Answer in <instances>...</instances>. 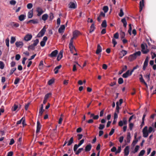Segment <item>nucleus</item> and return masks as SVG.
Returning <instances> with one entry per match:
<instances>
[{"label":"nucleus","instance_id":"nucleus-1","mask_svg":"<svg viewBox=\"0 0 156 156\" xmlns=\"http://www.w3.org/2000/svg\"><path fill=\"white\" fill-rule=\"evenodd\" d=\"M143 136L144 137H147L149 135V133L147 131V127L145 126L142 130Z\"/></svg>","mask_w":156,"mask_h":156},{"label":"nucleus","instance_id":"nucleus-2","mask_svg":"<svg viewBox=\"0 0 156 156\" xmlns=\"http://www.w3.org/2000/svg\"><path fill=\"white\" fill-rule=\"evenodd\" d=\"M46 31V29L45 27H44L41 31L38 33L37 35V37H40L43 36L44 34Z\"/></svg>","mask_w":156,"mask_h":156},{"label":"nucleus","instance_id":"nucleus-3","mask_svg":"<svg viewBox=\"0 0 156 156\" xmlns=\"http://www.w3.org/2000/svg\"><path fill=\"white\" fill-rule=\"evenodd\" d=\"M36 11L37 12V16H38L41 15L44 12L42 9L40 7H37L36 8Z\"/></svg>","mask_w":156,"mask_h":156},{"label":"nucleus","instance_id":"nucleus-4","mask_svg":"<svg viewBox=\"0 0 156 156\" xmlns=\"http://www.w3.org/2000/svg\"><path fill=\"white\" fill-rule=\"evenodd\" d=\"M141 51L144 54H147L149 52L148 49H145V45L144 44H141Z\"/></svg>","mask_w":156,"mask_h":156},{"label":"nucleus","instance_id":"nucleus-5","mask_svg":"<svg viewBox=\"0 0 156 156\" xmlns=\"http://www.w3.org/2000/svg\"><path fill=\"white\" fill-rule=\"evenodd\" d=\"M69 8L75 9L77 7V4L76 2H70L69 4Z\"/></svg>","mask_w":156,"mask_h":156},{"label":"nucleus","instance_id":"nucleus-6","mask_svg":"<svg viewBox=\"0 0 156 156\" xmlns=\"http://www.w3.org/2000/svg\"><path fill=\"white\" fill-rule=\"evenodd\" d=\"M58 53V51L56 50H55L52 51L50 54L49 55V56L51 58L55 57L57 55Z\"/></svg>","mask_w":156,"mask_h":156},{"label":"nucleus","instance_id":"nucleus-7","mask_svg":"<svg viewBox=\"0 0 156 156\" xmlns=\"http://www.w3.org/2000/svg\"><path fill=\"white\" fill-rule=\"evenodd\" d=\"M15 45L17 47L21 48L23 46V43L22 41H17L15 43Z\"/></svg>","mask_w":156,"mask_h":156},{"label":"nucleus","instance_id":"nucleus-8","mask_svg":"<svg viewBox=\"0 0 156 156\" xmlns=\"http://www.w3.org/2000/svg\"><path fill=\"white\" fill-rule=\"evenodd\" d=\"M41 127V124L40 122L39 121H37V129L36 131V133H37L40 132Z\"/></svg>","mask_w":156,"mask_h":156},{"label":"nucleus","instance_id":"nucleus-9","mask_svg":"<svg viewBox=\"0 0 156 156\" xmlns=\"http://www.w3.org/2000/svg\"><path fill=\"white\" fill-rule=\"evenodd\" d=\"M129 146H126L124 150V156H127L129 153Z\"/></svg>","mask_w":156,"mask_h":156},{"label":"nucleus","instance_id":"nucleus-10","mask_svg":"<svg viewBox=\"0 0 156 156\" xmlns=\"http://www.w3.org/2000/svg\"><path fill=\"white\" fill-rule=\"evenodd\" d=\"M32 35L31 34H27L24 37V40L26 41H28L30 40L32 38Z\"/></svg>","mask_w":156,"mask_h":156},{"label":"nucleus","instance_id":"nucleus-11","mask_svg":"<svg viewBox=\"0 0 156 156\" xmlns=\"http://www.w3.org/2000/svg\"><path fill=\"white\" fill-rule=\"evenodd\" d=\"M102 51V48L100 45L98 44L97 45V50L96 52V53L98 55Z\"/></svg>","mask_w":156,"mask_h":156},{"label":"nucleus","instance_id":"nucleus-12","mask_svg":"<svg viewBox=\"0 0 156 156\" xmlns=\"http://www.w3.org/2000/svg\"><path fill=\"white\" fill-rule=\"evenodd\" d=\"M144 0H141V1H140V2L139 8L140 12H141L142 10L143 7L144 6Z\"/></svg>","mask_w":156,"mask_h":156},{"label":"nucleus","instance_id":"nucleus-13","mask_svg":"<svg viewBox=\"0 0 156 156\" xmlns=\"http://www.w3.org/2000/svg\"><path fill=\"white\" fill-rule=\"evenodd\" d=\"M65 27L64 25H62L59 28L58 31L59 33H62L64 32V30H65Z\"/></svg>","mask_w":156,"mask_h":156},{"label":"nucleus","instance_id":"nucleus-14","mask_svg":"<svg viewBox=\"0 0 156 156\" xmlns=\"http://www.w3.org/2000/svg\"><path fill=\"white\" fill-rule=\"evenodd\" d=\"M63 51L62 50H61L60 51L59 53L57 58L58 61H60V60L62 58L63 56Z\"/></svg>","mask_w":156,"mask_h":156},{"label":"nucleus","instance_id":"nucleus-15","mask_svg":"<svg viewBox=\"0 0 156 156\" xmlns=\"http://www.w3.org/2000/svg\"><path fill=\"white\" fill-rule=\"evenodd\" d=\"M92 145L90 144L87 145L85 147V151L88 152L90 151Z\"/></svg>","mask_w":156,"mask_h":156},{"label":"nucleus","instance_id":"nucleus-16","mask_svg":"<svg viewBox=\"0 0 156 156\" xmlns=\"http://www.w3.org/2000/svg\"><path fill=\"white\" fill-rule=\"evenodd\" d=\"M43 105H41V106L39 110V116H41L44 111V109H43Z\"/></svg>","mask_w":156,"mask_h":156},{"label":"nucleus","instance_id":"nucleus-17","mask_svg":"<svg viewBox=\"0 0 156 156\" xmlns=\"http://www.w3.org/2000/svg\"><path fill=\"white\" fill-rule=\"evenodd\" d=\"M136 58L133 54L130 55L128 58L129 60L130 61H132Z\"/></svg>","mask_w":156,"mask_h":156},{"label":"nucleus","instance_id":"nucleus-18","mask_svg":"<svg viewBox=\"0 0 156 156\" xmlns=\"http://www.w3.org/2000/svg\"><path fill=\"white\" fill-rule=\"evenodd\" d=\"M26 17V15L24 14H21L19 16V20L20 21H23L25 19Z\"/></svg>","mask_w":156,"mask_h":156},{"label":"nucleus","instance_id":"nucleus-19","mask_svg":"<svg viewBox=\"0 0 156 156\" xmlns=\"http://www.w3.org/2000/svg\"><path fill=\"white\" fill-rule=\"evenodd\" d=\"M129 70H128L126 73L123 74L122 76L124 78H126L129 76Z\"/></svg>","mask_w":156,"mask_h":156},{"label":"nucleus","instance_id":"nucleus-20","mask_svg":"<svg viewBox=\"0 0 156 156\" xmlns=\"http://www.w3.org/2000/svg\"><path fill=\"white\" fill-rule=\"evenodd\" d=\"M95 28L94 26V23H93L92 24L91 26L90 27V28L89 30V32L90 33H91L93 32Z\"/></svg>","mask_w":156,"mask_h":156},{"label":"nucleus","instance_id":"nucleus-21","mask_svg":"<svg viewBox=\"0 0 156 156\" xmlns=\"http://www.w3.org/2000/svg\"><path fill=\"white\" fill-rule=\"evenodd\" d=\"M69 48L71 53H73L74 52V50L76 51V49L73 45H69Z\"/></svg>","mask_w":156,"mask_h":156},{"label":"nucleus","instance_id":"nucleus-22","mask_svg":"<svg viewBox=\"0 0 156 156\" xmlns=\"http://www.w3.org/2000/svg\"><path fill=\"white\" fill-rule=\"evenodd\" d=\"M33 10H30L28 13V18H31L33 17Z\"/></svg>","mask_w":156,"mask_h":156},{"label":"nucleus","instance_id":"nucleus-23","mask_svg":"<svg viewBox=\"0 0 156 156\" xmlns=\"http://www.w3.org/2000/svg\"><path fill=\"white\" fill-rule=\"evenodd\" d=\"M148 60H149V58L148 57H147L146 58V59H145V60L144 62V66H147L148 64Z\"/></svg>","mask_w":156,"mask_h":156},{"label":"nucleus","instance_id":"nucleus-24","mask_svg":"<svg viewBox=\"0 0 156 156\" xmlns=\"http://www.w3.org/2000/svg\"><path fill=\"white\" fill-rule=\"evenodd\" d=\"M80 34V32L77 30L74 31L73 33V35L74 37H77Z\"/></svg>","mask_w":156,"mask_h":156},{"label":"nucleus","instance_id":"nucleus-25","mask_svg":"<svg viewBox=\"0 0 156 156\" xmlns=\"http://www.w3.org/2000/svg\"><path fill=\"white\" fill-rule=\"evenodd\" d=\"M139 80H140V82L142 83H144V84L145 85L146 87H147V84L146 83L143 77H140L139 78Z\"/></svg>","mask_w":156,"mask_h":156},{"label":"nucleus","instance_id":"nucleus-26","mask_svg":"<svg viewBox=\"0 0 156 156\" xmlns=\"http://www.w3.org/2000/svg\"><path fill=\"white\" fill-rule=\"evenodd\" d=\"M48 17V15L47 14H45L43 15L42 17V19L44 21H46Z\"/></svg>","mask_w":156,"mask_h":156},{"label":"nucleus","instance_id":"nucleus-27","mask_svg":"<svg viewBox=\"0 0 156 156\" xmlns=\"http://www.w3.org/2000/svg\"><path fill=\"white\" fill-rule=\"evenodd\" d=\"M121 22L123 24V26L125 27H126L127 23L125 18H123L121 20Z\"/></svg>","mask_w":156,"mask_h":156},{"label":"nucleus","instance_id":"nucleus-28","mask_svg":"<svg viewBox=\"0 0 156 156\" xmlns=\"http://www.w3.org/2000/svg\"><path fill=\"white\" fill-rule=\"evenodd\" d=\"M101 26L103 27H106L107 26V22L105 20H104L101 24Z\"/></svg>","mask_w":156,"mask_h":156},{"label":"nucleus","instance_id":"nucleus-29","mask_svg":"<svg viewBox=\"0 0 156 156\" xmlns=\"http://www.w3.org/2000/svg\"><path fill=\"white\" fill-rule=\"evenodd\" d=\"M18 107V105L14 104L12 108V110L13 111H16Z\"/></svg>","mask_w":156,"mask_h":156},{"label":"nucleus","instance_id":"nucleus-30","mask_svg":"<svg viewBox=\"0 0 156 156\" xmlns=\"http://www.w3.org/2000/svg\"><path fill=\"white\" fill-rule=\"evenodd\" d=\"M141 54V52L140 51L136 52L133 54V55L136 58L137 56H140V55Z\"/></svg>","mask_w":156,"mask_h":156},{"label":"nucleus","instance_id":"nucleus-31","mask_svg":"<svg viewBox=\"0 0 156 156\" xmlns=\"http://www.w3.org/2000/svg\"><path fill=\"white\" fill-rule=\"evenodd\" d=\"M130 138H131L130 134L129 133L127 134V138H126L127 143H129L130 142Z\"/></svg>","mask_w":156,"mask_h":156},{"label":"nucleus","instance_id":"nucleus-32","mask_svg":"<svg viewBox=\"0 0 156 156\" xmlns=\"http://www.w3.org/2000/svg\"><path fill=\"white\" fill-rule=\"evenodd\" d=\"M73 137H71L70 140H69L68 143L67 144V146H69L71 145L73 142Z\"/></svg>","mask_w":156,"mask_h":156},{"label":"nucleus","instance_id":"nucleus-33","mask_svg":"<svg viewBox=\"0 0 156 156\" xmlns=\"http://www.w3.org/2000/svg\"><path fill=\"white\" fill-rule=\"evenodd\" d=\"M5 66L4 63L2 61H0V69H4Z\"/></svg>","mask_w":156,"mask_h":156},{"label":"nucleus","instance_id":"nucleus-34","mask_svg":"<svg viewBox=\"0 0 156 156\" xmlns=\"http://www.w3.org/2000/svg\"><path fill=\"white\" fill-rule=\"evenodd\" d=\"M119 104V102L118 101L116 103V111L118 113H119V110L120 109Z\"/></svg>","mask_w":156,"mask_h":156},{"label":"nucleus","instance_id":"nucleus-35","mask_svg":"<svg viewBox=\"0 0 156 156\" xmlns=\"http://www.w3.org/2000/svg\"><path fill=\"white\" fill-rule=\"evenodd\" d=\"M16 39L15 37H12L10 40V43L11 44H13L15 41Z\"/></svg>","mask_w":156,"mask_h":156},{"label":"nucleus","instance_id":"nucleus-36","mask_svg":"<svg viewBox=\"0 0 156 156\" xmlns=\"http://www.w3.org/2000/svg\"><path fill=\"white\" fill-rule=\"evenodd\" d=\"M145 151L144 150H142L139 153L138 156H143L145 154Z\"/></svg>","mask_w":156,"mask_h":156},{"label":"nucleus","instance_id":"nucleus-37","mask_svg":"<svg viewBox=\"0 0 156 156\" xmlns=\"http://www.w3.org/2000/svg\"><path fill=\"white\" fill-rule=\"evenodd\" d=\"M140 146L139 145H136L134 149V151H133V153H135L136 152H137L139 149V148Z\"/></svg>","mask_w":156,"mask_h":156},{"label":"nucleus","instance_id":"nucleus-38","mask_svg":"<svg viewBox=\"0 0 156 156\" xmlns=\"http://www.w3.org/2000/svg\"><path fill=\"white\" fill-rule=\"evenodd\" d=\"M129 29L128 30V33L130 35H131V31L132 29V28L131 27V24H130L129 25Z\"/></svg>","mask_w":156,"mask_h":156},{"label":"nucleus","instance_id":"nucleus-39","mask_svg":"<svg viewBox=\"0 0 156 156\" xmlns=\"http://www.w3.org/2000/svg\"><path fill=\"white\" fill-rule=\"evenodd\" d=\"M148 132L149 133H151L153 131V132H154V129L152 127L150 126L149 127L148 129L147 130Z\"/></svg>","mask_w":156,"mask_h":156},{"label":"nucleus","instance_id":"nucleus-40","mask_svg":"<svg viewBox=\"0 0 156 156\" xmlns=\"http://www.w3.org/2000/svg\"><path fill=\"white\" fill-rule=\"evenodd\" d=\"M51 94L50 93H49L46 94L44 96V99L47 100L48 98L51 96Z\"/></svg>","mask_w":156,"mask_h":156},{"label":"nucleus","instance_id":"nucleus-41","mask_svg":"<svg viewBox=\"0 0 156 156\" xmlns=\"http://www.w3.org/2000/svg\"><path fill=\"white\" fill-rule=\"evenodd\" d=\"M20 80V79L18 77H16L15 80L14 82V84L15 85L17 84L19 82Z\"/></svg>","mask_w":156,"mask_h":156},{"label":"nucleus","instance_id":"nucleus-42","mask_svg":"<svg viewBox=\"0 0 156 156\" xmlns=\"http://www.w3.org/2000/svg\"><path fill=\"white\" fill-rule=\"evenodd\" d=\"M16 67L11 69L10 70V72L9 73V75H12L13 73L15 71V70H16Z\"/></svg>","mask_w":156,"mask_h":156},{"label":"nucleus","instance_id":"nucleus-43","mask_svg":"<svg viewBox=\"0 0 156 156\" xmlns=\"http://www.w3.org/2000/svg\"><path fill=\"white\" fill-rule=\"evenodd\" d=\"M83 150V148H79L77 151L76 153L75 154L76 155H78L80 153L81 151Z\"/></svg>","mask_w":156,"mask_h":156},{"label":"nucleus","instance_id":"nucleus-44","mask_svg":"<svg viewBox=\"0 0 156 156\" xmlns=\"http://www.w3.org/2000/svg\"><path fill=\"white\" fill-rule=\"evenodd\" d=\"M121 53L122 54V57H123L127 54V52L126 51L122 50Z\"/></svg>","mask_w":156,"mask_h":156},{"label":"nucleus","instance_id":"nucleus-45","mask_svg":"<svg viewBox=\"0 0 156 156\" xmlns=\"http://www.w3.org/2000/svg\"><path fill=\"white\" fill-rule=\"evenodd\" d=\"M119 16L120 17H122L124 15V12H123L122 9H121L120 10V12L119 14Z\"/></svg>","mask_w":156,"mask_h":156},{"label":"nucleus","instance_id":"nucleus-46","mask_svg":"<svg viewBox=\"0 0 156 156\" xmlns=\"http://www.w3.org/2000/svg\"><path fill=\"white\" fill-rule=\"evenodd\" d=\"M31 23L34 24L37 23H38V20L37 19L31 20Z\"/></svg>","mask_w":156,"mask_h":156},{"label":"nucleus","instance_id":"nucleus-47","mask_svg":"<svg viewBox=\"0 0 156 156\" xmlns=\"http://www.w3.org/2000/svg\"><path fill=\"white\" fill-rule=\"evenodd\" d=\"M103 9L105 13H106L108 11V7L107 6H104Z\"/></svg>","mask_w":156,"mask_h":156},{"label":"nucleus","instance_id":"nucleus-48","mask_svg":"<svg viewBox=\"0 0 156 156\" xmlns=\"http://www.w3.org/2000/svg\"><path fill=\"white\" fill-rule=\"evenodd\" d=\"M123 82V80L122 78H119L118 79V83L119 84H122Z\"/></svg>","mask_w":156,"mask_h":156},{"label":"nucleus","instance_id":"nucleus-49","mask_svg":"<svg viewBox=\"0 0 156 156\" xmlns=\"http://www.w3.org/2000/svg\"><path fill=\"white\" fill-rule=\"evenodd\" d=\"M28 48V50H30V49L34 50L35 49V47L31 44L29 45Z\"/></svg>","mask_w":156,"mask_h":156},{"label":"nucleus","instance_id":"nucleus-50","mask_svg":"<svg viewBox=\"0 0 156 156\" xmlns=\"http://www.w3.org/2000/svg\"><path fill=\"white\" fill-rule=\"evenodd\" d=\"M33 7V4L31 3H29L27 4V7L28 9H31Z\"/></svg>","mask_w":156,"mask_h":156},{"label":"nucleus","instance_id":"nucleus-51","mask_svg":"<svg viewBox=\"0 0 156 156\" xmlns=\"http://www.w3.org/2000/svg\"><path fill=\"white\" fill-rule=\"evenodd\" d=\"M105 127V125L103 124H100L99 125V126L98 127V129L99 130L103 129Z\"/></svg>","mask_w":156,"mask_h":156},{"label":"nucleus","instance_id":"nucleus-52","mask_svg":"<svg viewBox=\"0 0 156 156\" xmlns=\"http://www.w3.org/2000/svg\"><path fill=\"white\" fill-rule=\"evenodd\" d=\"M16 3V2L14 0H11L10 1V4L12 5H15Z\"/></svg>","mask_w":156,"mask_h":156},{"label":"nucleus","instance_id":"nucleus-53","mask_svg":"<svg viewBox=\"0 0 156 156\" xmlns=\"http://www.w3.org/2000/svg\"><path fill=\"white\" fill-rule=\"evenodd\" d=\"M121 38L123 39L125 37V34L124 32L122 31L120 34Z\"/></svg>","mask_w":156,"mask_h":156},{"label":"nucleus","instance_id":"nucleus-54","mask_svg":"<svg viewBox=\"0 0 156 156\" xmlns=\"http://www.w3.org/2000/svg\"><path fill=\"white\" fill-rule=\"evenodd\" d=\"M54 18L53 14L51 12L49 14V19L50 20H53Z\"/></svg>","mask_w":156,"mask_h":156},{"label":"nucleus","instance_id":"nucleus-55","mask_svg":"<svg viewBox=\"0 0 156 156\" xmlns=\"http://www.w3.org/2000/svg\"><path fill=\"white\" fill-rule=\"evenodd\" d=\"M54 82V80L53 79L50 80L48 82V84L49 85H51Z\"/></svg>","mask_w":156,"mask_h":156},{"label":"nucleus","instance_id":"nucleus-56","mask_svg":"<svg viewBox=\"0 0 156 156\" xmlns=\"http://www.w3.org/2000/svg\"><path fill=\"white\" fill-rule=\"evenodd\" d=\"M20 58V56L19 54H17L15 56V59L16 60H19Z\"/></svg>","mask_w":156,"mask_h":156},{"label":"nucleus","instance_id":"nucleus-57","mask_svg":"<svg viewBox=\"0 0 156 156\" xmlns=\"http://www.w3.org/2000/svg\"><path fill=\"white\" fill-rule=\"evenodd\" d=\"M119 37V34L118 32L116 33L114 35V37L116 39H118Z\"/></svg>","mask_w":156,"mask_h":156},{"label":"nucleus","instance_id":"nucleus-58","mask_svg":"<svg viewBox=\"0 0 156 156\" xmlns=\"http://www.w3.org/2000/svg\"><path fill=\"white\" fill-rule=\"evenodd\" d=\"M112 43L114 44L113 47H115L116 44L117 42L115 39L113 38L112 39Z\"/></svg>","mask_w":156,"mask_h":156},{"label":"nucleus","instance_id":"nucleus-59","mask_svg":"<svg viewBox=\"0 0 156 156\" xmlns=\"http://www.w3.org/2000/svg\"><path fill=\"white\" fill-rule=\"evenodd\" d=\"M5 43L6 46L8 47L9 46V40L8 38H7L5 40Z\"/></svg>","mask_w":156,"mask_h":156},{"label":"nucleus","instance_id":"nucleus-60","mask_svg":"<svg viewBox=\"0 0 156 156\" xmlns=\"http://www.w3.org/2000/svg\"><path fill=\"white\" fill-rule=\"evenodd\" d=\"M114 131H115V129H114L112 128L111 130V131H110V133H109V135L110 136L112 135L114 133Z\"/></svg>","mask_w":156,"mask_h":156},{"label":"nucleus","instance_id":"nucleus-61","mask_svg":"<svg viewBox=\"0 0 156 156\" xmlns=\"http://www.w3.org/2000/svg\"><path fill=\"white\" fill-rule=\"evenodd\" d=\"M122 121L124 125H126L127 124V120L126 118H124Z\"/></svg>","mask_w":156,"mask_h":156},{"label":"nucleus","instance_id":"nucleus-62","mask_svg":"<svg viewBox=\"0 0 156 156\" xmlns=\"http://www.w3.org/2000/svg\"><path fill=\"white\" fill-rule=\"evenodd\" d=\"M121 151V147H118V150L117 151H116L115 152V154H117L118 153H119Z\"/></svg>","mask_w":156,"mask_h":156},{"label":"nucleus","instance_id":"nucleus-63","mask_svg":"<svg viewBox=\"0 0 156 156\" xmlns=\"http://www.w3.org/2000/svg\"><path fill=\"white\" fill-rule=\"evenodd\" d=\"M134 125L133 123H130L129 124V128L130 130H131L133 127Z\"/></svg>","mask_w":156,"mask_h":156},{"label":"nucleus","instance_id":"nucleus-64","mask_svg":"<svg viewBox=\"0 0 156 156\" xmlns=\"http://www.w3.org/2000/svg\"><path fill=\"white\" fill-rule=\"evenodd\" d=\"M124 137L123 136H120L119 139V140L120 143H122Z\"/></svg>","mask_w":156,"mask_h":156}]
</instances>
